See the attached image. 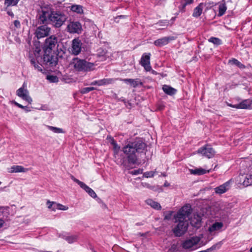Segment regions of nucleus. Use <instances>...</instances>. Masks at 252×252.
<instances>
[{
	"mask_svg": "<svg viewBox=\"0 0 252 252\" xmlns=\"http://www.w3.org/2000/svg\"><path fill=\"white\" fill-rule=\"evenodd\" d=\"M113 146L114 156L117 164L128 167V164H135L138 159V155L144 152L146 148V144L141 139H136L134 141L129 143L123 148V152L126 157H123L117 158V155L120 151V147L116 143Z\"/></svg>",
	"mask_w": 252,
	"mask_h": 252,
	"instance_id": "1",
	"label": "nucleus"
},
{
	"mask_svg": "<svg viewBox=\"0 0 252 252\" xmlns=\"http://www.w3.org/2000/svg\"><path fill=\"white\" fill-rule=\"evenodd\" d=\"M37 16L38 24H51L56 28H60L67 19L66 15L63 11L54 10L48 5L42 7Z\"/></svg>",
	"mask_w": 252,
	"mask_h": 252,
	"instance_id": "2",
	"label": "nucleus"
},
{
	"mask_svg": "<svg viewBox=\"0 0 252 252\" xmlns=\"http://www.w3.org/2000/svg\"><path fill=\"white\" fill-rule=\"evenodd\" d=\"M191 210L188 206L183 207L175 217V223L177 225L173 229L174 234L176 237L183 235L187 231L189 226V216Z\"/></svg>",
	"mask_w": 252,
	"mask_h": 252,
	"instance_id": "3",
	"label": "nucleus"
},
{
	"mask_svg": "<svg viewBox=\"0 0 252 252\" xmlns=\"http://www.w3.org/2000/svg\"><path fill=\"white\" fill-rule=\"evenodd\" d=\"M59 45L58 44L57 50L58 54L56 55H55V53H52V52H49L47 53H44L43 58L39 55L41 50L36 48L34 52L36 62L41 65H46L50 67L55 66L57 64L58 61L57 56L62 57L63 54H64V52L61 48L59 49Z\"/></svg>",
	"mask_w": 252,
	"mask_h": 252,
	"instance_id": "4",
	"label": "nucleus"
},
{
	"mask_svg": "<svg viewBox=\"0 0 252 252\" xmlns=\"http://www.w3.org/2000/svg\"><path fill=\"white\" fill-rule=\"evenodd\" d=\"M74 68L78 71L88 72L94 69V63L78 58L73 59Z\"/></svg>",
	"mask_w": 252,
	"mask_h": 252,
	"instance_id": "5",
	"label": "nucleus"
},
{
	"mask_svg": "<svg viewBox=\"0 0 252 252\" xmlns=\"http://www.w3.org/2000/svg\"><path fill=\"white\" fill-rule=\"evenodd\" d=\"M58 43V38L55 35H51L46 39L43 49L44 53L52 52Z\"/></svg>",
	"mask_w": 252,
	"mask_h": 252,
	"instance_id": "6",
	"label": "nucleus"
},
{
	"mask_svg": "<svg viewBox=\"0 0 252 252\" xmlns=\"http://www.w3.org/2000/svg\"><path fill=\"white\" fill-rule=\"evenodd\" d=\"M26 86V83H24L23 86L17 90L16 94L23 100L27 101L29 103L31 104L32 100L29 96L28 90L24 88Z\"/></svg>",
	"mask_w": 252,
	"mask_h": 252,
	"instance_id": "7",
	"label": "nucleus"
},
{
	"mask_svg": "<svg viewBox=\"0 0 252 252\" xmlns=\"http://www.w3.org/2000/svg\"><path fill=\"white\" fill-rule=\"evenodd\" d=\"M82 43L78 38H74L72 41L70 52L74 55H78L81 53Z\"/></svg>",
	"mask_w": 252,
	"mask_h": 252,
	"instance_id": "8",
	"label": "nucleus"
},
{
	"mask_svg": "<svg viewBox=\"0 0 252 252\" xmlns=\"http://www.w3.org/2000/svg\"><path fill=\"white\" fill-rule=\"evenodd\" d=\"M150 53H144L141 58L140 63L144 67L147 71H149L152 69L150 65Z\"/></svg>",
	"mask_w": 252,
	"mask_h": 252,
	"instance_id": "9",
	"label": "nucleus"
},
{
	"mask_svg": "<svg viewBox=\"0 0 252 252\" xmlns=\"http://www.w3.org/2000/svg\"><path fill=\"white\" fill-rule=\"evenodd\" d=\"M50 30V28L48 27L47 24L39 26L36 31V37L37 38H40L47 36L49 34Z\"/></svg>",
	"mask_w": 252,
	"mask_h": 252,
	"instance_id": "10",
	"label": "nucleus"
},
{
	"mask_svg": "<svg viewBox=\"0 0 252 252\" xmlns=\"http://www.w3.org/2000/svg\"><path fill=\"white\" fill-rule=\"evenodd\" d=\"M200 239L198 237H193L190 239L186 240L182 244L184 249H189L196 246L200 241Z\"/></svg>",
	"mask_w": 252,
	"mask_h": 252,
	"instance_id": "11",
	"label": "nucleus"
},
{
	"mask_svg": "<svg viewBox=\"0 0 252 252\" xmlns=\"http://www.w3.org/2000/svg\"><path fill=\"white\" fill-rule=\"evenodd\" d=\"M198 153L210 158L214 157L215 154V151L210 146H206L199 148L198 150Z\"/></svg>",
	"mask_w": 252,
	"mask_h": 252,
	"instance_id": "12",
	"label": "nucleus"
},
{
	"mask_svg": "<svg viewBox=\"0 0 252 252\" xmlns=\"http://www.w3.org/2000/svg\"><path fill=\"white\" fill-rule=\"evenodd\" d=\"M175 39L176 37L174 36L163 37L155 40L154 43L157 46L161 47L167 44L170 41L174 40Z\"/></svg>",
	"mask_w": 252,
	"mask_h": 252,
	"instance_id": "13",
	"label": "nucleus"
},
{
	"mask_svg": "<svg viewBox=\"0 0 252 252\" xmlns=\"http://www.w3.org/2000/svg\"><path fill=\"white\" fill-rule=\"evenodd\" d=\"M67 28L70 33H81L82 31V26L78 22H71L67 26Z\"/></svg>",
	"mask_w": 252,
	"mask_h": 252,
	"instance_id": "14",
	"label": "nucleus"
},
{
	"mask_svg": "<svg viewBox=\"0 0 252 252\" xmlns=\"http://www.w3.org/2000/svg\"><path fill=\"white\" fill-rule=\"evenodd\" d=\"M243 180V185L245 187L252 185V161L249 166V173L244 177Z\"/></svg>",
	"mask_w": 252,
	"mask_h": 252,
	"instance_id": "15",
	"label": "nucleus"
},
{
	"mask_svg": "<svg viewBox=\"0 0 252 252\" xmlns=\"http://www.w3.org/2000/svg\"><path fill=\"white\" fill-rule=\"evenodd\" d=\"M251 101L249 99H245L239 104L236 105H232L231 104H228V105L237 109H247L251 105Z\"/></svg>",
	"mask_w": 252,
	"mask_h": 252,
	"instance_id": "16",
	"label": "nucleus"
},
{
	"mask_svg": "<svg viewBox=\"0 0 252 252\" xmlns=\"http://www.w3.org/2000/svg\"><path fill=\"white\" fill-rule=\"evenodd\" d=\"M230 181H228L223 184L215 188V192L217 194H222L225 192L229 188Z\"/></svg>",
	"mask_w": 252,
	"mask_h": 252,
	"instance_id": "17",
	"label": "nucleus"
},
{
	"mask_svg": "<svg viewBox=\"0 0 252 252\" xmlns=\"http://www.w3.org/2000/svg\"><path fill=\"white\" fill-rule=\"evenodd\" d=\"M123 81L125 82L126 83H129L131 86H132L133 88H136L138 86L140 85L141 86H142L143 85V83L141 81V80L138 79L136 78L135 79H122Z\"/></svg>",
	"mask_w": 252,
	"mask_h": 252,
	"instance_id": "18",
	"label": "nucleus"
},
{
	"mask_svg": "<svg viewBox=\"0 0 252 252\" xmlns=\"http://www.w3.org/2000/svg\"><path fill=\"white\" fill-rule=\"evenodd\" d=\"M223 226L222 222H215L208 228V231L210 232H213L216 231L220 230Z\"/></svg>",
	"mask_w": 252,
	"mask_h": 252,
	"instance_id": "19",
	"label": "nucleus"
},
{
	"mask_svg": "<svg viewBox=\"0 0 252 252\" xmlns=\"http://www.w3.org/2000/svg\"><path fill=\"white\" fill-rule=\"evenodd\" d=\"M201 220V216L198 214L194 215L193 218H191L190 220V223L192 226L195 227H199L200 225Z\"/></svg>",
	"mask_w": 252,
	"mask_h": 252,
	"instance_id": "20",
	"label": "nucleus"
},
{
	"mask_svg": "<svg viewBox=\"0 0 252 252\" xmlns=\"http://www.w3.org/2000/svg\"><path fill=\"white\" fill-rule=\"evenodd\" d=\"M28 171L27 168H25L22 166L20 165H13L9 169V172L10 173H19V172H26Z\"/></svg>",
	"mask_w": 252,
	"mask_h": 252,
	"instance_id": "21",
	"label": "nucleus"
},
{
	"mask_svg": "<svg viewBox=\"0 0 252 252\" xmlns=\"http://www.w3.org/2000/svg\"><path fill=\"white\" fill-rule=\"evenodd\" d=\"M203 3H200L194 9L193 12L192 13L193 17L197 18L201 15L203 11Z\"/></svg>",
	"mask_w": 252,
	"mask_h": 252,
	"instance_id": "22",
	"label": "nucleus"
},
{
	"mask_svg": "<svg viewBox=\"0 0 252 252\" xmlns=\"http://www.w3.org/2000/svg\"><path fill=\"white\" fill-rule=\"evenodd\" d=\"M162 90L165 94L170 95H173L176 93V89L166 85L163 86Z\"/></svg>",
	"mask_w": 252,
	"mask_h": 252,
	"instance_id": "23",
	"label": "nucleus"
},
{
	"mask_svg": "<svg viewBox=\"0 0 252 252\" xmlns=\"http://www.w3.org/2000/svg\"><path fill=\"white\" fill-rule=\"evenodd\" d=\"M80 187L84 189L93 198H95L97 197L95 192L85 183H83Z\"/></svg>",
	"mask_w": 252,
	"mask_h": 252,
	"instance_id": "24",
	"label": "nucleus"
},
{
	"mask_svg": "<svg viewBox=\"0 0 252 252\" xmlns=\"http://www.w3.org/2000/svg\"><path fill=\"white\" fill-rule=\"evenodd\" d=\"M190 173L193 175H201L205 174L209 172V170H206L201 168L195 169H189Z\"/></svg>",
	"mask_w": 252,
	"mask_h": 252,
	"instance_id": "25",
	"label": "nucleus"
},
{
	"mask_svg": "<svg viewBox=\"0 0 252 252\" xmlns=\"http://www.w3.org/2000/svg\"><path fill=\"white\" fill-rule=\"evenodd\" d=\"M31 63L34 66V68L37 71L42 72V68L40 64L36 63V60L33 57L30 56Z\"/></svg>",
	"mask_w": 252,
	"mask_h": 252,
	"instance_id": "26",
	"label": "nucleus"
},
{
	"mask_svg": "<svg viewBox=\"0 0 252 252\" xmlns=\"http://www.w3.org/2000/svg\"><path fill=\"white\" fill-rule=\"evenodd\" d=\"M146 202L147 204L150 205L152 208L157 209V210H160L161 209V206L157 202H156L152 199H148L146 200Z\"/></svg>",
	"mask_w": 252,
	"mask_h": 252,
	"instance_id": "27",
	"label": "nucleus"
},
{
	"mask_svg": "<svg viewBox=\"0 0 252 252\" xmlns=\"http://www.w3.org/2000/svg\"><path fill=\"white\" fill-rule=\"evenodd\" d=\"M70 9L74 12L78 14H82L83 13V7L81 5L74 4L71 5Z\"/></svg>",
	"mask_w": 252,
	"mask_h": 252,
	"instance_id": "28",
	"label": "nucleus"
},
{
	"mask_svg": "<svg viewBox=\"0 0 252 252\" xmlns=\"http://www.w3.org/2000/svg\"><path fill=\"white\" fill-rule=\"evenodd\" d=\"M100 86L106 85L114 83V79L112 78H104L99 80Z\"/></svg>",
	"mask_w": 252,
	"mask_h": 252,
	"instance_id": "29",
	"label": "nucleus"
},
{
	"mask_svg": "<svg viewBox=\"0 0 252 252\" xmlns=\"http://www.w3.org/2000/svg\"><path fill=\"white\" fill-rule=\"evenodd\" d=\"M47 127L49 130L52 131L53 132L56 133H61L64 132L63 129L61 128H58L57 127L50 126H47Z\"/></svg>",
	"mask_w": 252,
	"mask_h": 252,
	"instance_id": "30",
	"label": "nucleus"
},
{
	"mask_svg": "<svg viewBox=\"0 0 252 252\" xmlns=\"http://www.w3.org/2000/svg\"><path fill=\"white\" fill-rule=\"evenodd\" d=\"M63 238L69 243H72L75 242L77 239V237L76 235L64 236Z\"/></svg>",
	"mask_w": 252,
	"mask_h": 252,
	"instance_id": "31",
	"label": "nucleus"
},
{
	"mask_svg": "<svg viewBox=\"0 0 252 252\" xmlns=\"http://www.w3.org/2000/svg\"><path fill=\"white\" fill-rule=\"evenodd\" d=\"M107 51L105 49H103L102 48H99L97 50V55L98 57H103L105 59V57L107 56Z\"/></svg>",
	"mask_w": 252,
	"mask_h": 252,
	"instance_id": "32",
	"label": "nucleus"
},
{
	"mask_svg": "<svg viewBox=\"0 0 252 252\" xmlns=\"http://www.w3.org/2000/svg\"><path fill=\"white\" fill-rule=\"evenodd\" d=\"M226 10V6L225 3L221 4L219 7V15H223Z\"/></svg>",
	"mask_w": 252,
	"mask_h": 252,
	"instance_id": "33",
	"label": "nucleus"
},
{
	"mask_svg": "<svg viewBox=\"0 0 252 252\" xmlns=\"http://www.w3.org/2000/svg\"><path fill=\"white\" fill-rule=\"evenodd\" d=\"M20 0H5L4 4L7 7H9L11 5H16L18 3Z\"/></svg>",
	"mask_w": 252,
	"mask_h": 252,
	"instance_id": "34",
	"label": "nucleus"
},
{
	"mask_svg": "<svg viewBox=\"0 0 252 252\" xmlns=\"http://www.w3.org/2000/svg\"><path fill=\"white\" fill-rule=\"evenodd\" d=\"M46 79L51 83H56L59 81L58 77L56 75H48Z\"/></svg>",
	"mask_w": 252,
	"mask_h": 252,
	"instance_id": "35",
	"label": "nucleus"
},
{
	"mask_svg": "<svg viewBox=\"0 0 252 252\" xmlns=\"http://www.w3.org/2000/svg\"><path fill=\"white\" fill-rule=\"evenodd\" d=\"M209 41L217 45H220L221 44V40L219 38L215 37H211L209 39Z\"/></svg>",
	"mask_w": 252,
	"mask_h": 252,
	"instance_id": "36",
	"label": "nucleus"
},
{
	"mask_svg": "<svg viewBox=\"0 0 252 252\" xmlns=\"http://www.w3.org/2000/svg\"><path fill=\"white\" fill-rule=\"evenodd\" d=\"M47 204L48 205V208L49 209H51L52 211H55L56 210V203L55 202H51L49 200L47 201Z\"/></svg>",
	"mask_w": 252,
	"mask_h": 252,
	"instance_id": "37",
	"label": "nucleus"
},
{
	"mask_svg": "<svg viewBox=\"0 0 252 252\" xmlns=\"http://www.w3.org/2000/svg\"><path fill=\"white\" fill-rule=\"evenodd\" d=\"M94 90V88L93 87L83 88L80 90V93L82 94H85L88 93L89 92Z\"/></svg>",
	"mask_w": 252,
	"mask_h": 252,
	"instance_id": "38",
	"label": "nucleus"
},
{
	"mask_svg": "<svg viewBox=\"0 0 252 252\" xmlns=\"http://www.w3.org/2000/svg\"><path fill=\"white\" fill-rule=\"evenodd\" d=\"M231 62L234 64L236 65L237 66H238L240 68H244L245 67V66L241 63L239 61H238L237 59H233Z\"/></svg>",
	"mask_w": 252,
	"mask_h": 252,
	"instance_id": "39",
	"label": "nucleus"
},
{
	"mask_svg": "<svg viewBox=\"0 0 252 252\" xmlns=\"http://www.w3.org/2000/svg\"><path fill=\"white\" fill-rule=\"evenodd\" d=\"M222 245L221 242H219L216 244L213 245L211 247L209 248L211 252L215 250L216 249H219L220 248L221 246Z\"/></svg>",
	"mask_w": 252,
	"mask_h": 252,
	"instance_id": "40",
	"label": "nucleus"
},
{
	"mask_svg": "<svg viewBox=\"0 0 252 252\" xmlns=\"http://www.w3.org/2000/svg\"><path fill=\"white\" fill-rule=\"evenodd\" d=\"M187 5L185 2H181V5L178 7L179 12H184Z\"/></svg>",
	"mask_w": 252,
	"mask_h": 252,
	"instance_id": "41",
	"label": "nucleus"
},
{
	"mask_svg": "<svg viewBox=\"0 0 252 252\" xmlns=\"http://www.w3.org/2000/svg\"><path fill=\"white\" fill-rule=\"evenodd\" d=\"M169 24V22L167 20H160L158 23H157L156 24L160 26H168Z\"/></svg>",
	"mask_w": 252,
	"mask_h": 252,
	"instance_id": "42",
	"label": "nucleus"
},
{
	"mask_svg": "<svg viewBox=\"0 0 252 252\" xmlns=\"http://www.w3.org/2000/svg\"><path fill=\"white\" fill-rule=\"evenodd\" d=\"M56 209L60 210H67L68 209V207L64 206L62 204L57 203L56 204Z\"/></svg>",
	"mask_w": 252,
	"mask_h": 252,
	"instance_id": "43",
	"label": "nucleus"
},
{
	"mask_svg": "<svg viewBox=\"0 0 252 252\" xmlns=\"http://www.w3.org/2000/svg\"><path fill=\"white\" fill-rule=\"evenodd\" d=\"M155 175V172L148 171L144 173L143 176L146 178L153 177Z\"/></svg>",
	"mask_w": 252,
	"mask_h": 252,
	"instance_id": "44",
	"label": "nucleus"
},
{
	"mask_svg": "<svg viewBox=\"0 0 252 252\" xmlns=\"http://www.w3.org/2000/svg\"><path fill=\"white\" fill-rule=\"evenodd\" d=\"M142 172H143V169L139 168V169H138L136 170H134L131 171L130 172V173L132 175H138V174L142 173Z\"/></svg>",
	"mask_w": 252,
	"mask_h": 252,
	"instance_id": "45",
	"label": "nucleus"
},
{
	"mask_svg": "<svg viewBox=\"0 0 252 252\" xmlns=\"http://www.w3.org/2000/svg\"><path fill=\"white\" fill-rule=\"evenodd\" d=\"M71 178L73 181L78 184L80 186V187H81L82 185H83V184L84 183L83 182L75 178L73 176H71Z\"/></svg>",
	"mask_w": 252,
	"mask_h": 252,
	"instance_id": "46",
	"label": "nucleus"
},
{
	"mask_svg": "<svg viewBox=\"0 0 252 252\" xmlns=\"http://www.w3.org/2000/svg\"><path fill=\"white\" fill-rule=\"evenodd\" d=\"M107 139L109 140V142L112 144L113 145L115 143H116V141L114 139L113 137H112L111 136H107Z\"/></svg>",
	"mask_w": 252,
	"mask_h": 252,
	"instance_id": "47",
	"label": "nucleus"
},
{
	"mask_svg": "<svg viewBox=\"0 0 252 252\" xmlns=\"http://www.w3.org/2000/svg\"><path fill=\"white\" fill-rule=\"evenodd\" d=\"M14 25L17 28H19L21 26L20 22L17 20L14 21Z\"/></svg>",
	"mask_w": 252,
	"mask_h": 252,
	"instance_id": "48",
	"label": "nucleus"
},
{
	"mask_svg": "<svg viewBox=\"0 0 252 252\" xmlns=\"http://www.w3.org/2000/svg\"><path fill=\"white\" fill-rule=\"evenodd\" d=\"M91 85H97L98 86H100L99 80H98V81H94L92 82Z\"/></svg>",
	"mask_w": 252,
	"mask_h": 252,
	"instance_id": "49",
	"label": "nucleus"
},
{
	"mask_svg": "<svg viewBox=\"0 0 252 252\" xmlns=\"http://www.w3.org/2000/svg\"><path fill=\"white\" fill-rule=\"evenodd\" d=\"M186 1L185 2L187 5L191 4L193 2L194 0H185Z\"/></svg>",
	"mask_w": 252,
	"mask_h": 252,
	"instance_id": "50",
	"label": "nucleus"
},
{
	"mask_svg": "<svg viewBox=\"0 0 252 252\" xmlns=\"http://www.w3.org/2000/svg\"><path fill=\"white\" fill-rule=\"evenodd\" d=\"M4 223V221L3 219L0 218V228L3 226V224Z\"/></svg>",
	"mask_w": 252,
	"mask_h": 252,
	"instance_id": "51",
	"label": "nucleus"
},
{
	"mask_svg": "<svg viewBox=\"0 0 252 252\" xmlns=\"http://www.w3.org/2000/svg\"><path fill=\"white\" fill-rule=\"evenodd\" d=\"M7 13L8 14V15H9L12 17H13L14 16L13 13L11 11H7Z\"/></svg>",
	"mask_w": 252,
	"mask_h": 252,
	"instance_id": "52",
	"label": "nucleus"
},
{
	"mask_svg": "<svg viewBox=\"0 0 252 252\" xmlns=\"http://www.w3.org/2000/svg\"><path fill=\"white\" fill-rule=\"evenodd\" d=\"M26 112H30L31 111L29 107H28V106H24V108H23Z\"/></svg>",
	"mask_w": 252,
	"mask_h": 252,
	"instance_id": "53",
	"label": "nucleus"
},
{
	"mask_svg": "<svg viewBox=\"0 0 252 252\" xmlns=\"http://www.w3.org/2000/svg\"><path fill=\"white\" fill-rule=\"evenodd\" d=\"M12 103L13 104H14L15 105H16V106H17V107H18L19 104V103H18V102H17L16 101H14V100H13V101H12Z\"/></svg>",
	"mask_w": 252,
	"mask_h": 252,
	"instance_id": "54",
	"label": "nucleus"
},
{
	"mask_svg": "<svg viewBox=\"0 0 252 252\" xmlns=\"http://www.w3.org/2000/svg\"><path fill=\"white\" fill-rule=\"evenodd\" d=\"M126 17V16H125V15H119V16H118L117 17H116L115 19H116L118 18H124Z\"/></svg>",
	"mask_w": 252,
	"mask_h": 252,
	"instance_id": "55",
	"label": "nucleus"
},
{
	"mask_svg": "<svg viewBox=\"0 0 252 252\" xmlns=\"http://www.w3.org/2000/svg\"><path fill=\"white\" fill-rule=\"evenodd\" d=\"M143 224L141 222H137L135 224V225L137 226L142 225Z\"/></svg>",
	"mask_w": 252,
	"mask_h": 252,
	"instance_id": "56",
	"label": "nucleus"
},
{
	"mask_svg": "<svg viewBox=\"0 0 252 252\" xmlns=\"http://www.w3.org/2000/svg\"><path fill=\"white\" fill-rule=\"evenodd\" d=\"M203 252H211V251L210 250L209 248V249H207V250H204V251H202Z\"/></svg>",
	"mask_w": 252,
	"mask_h": 252,
	"instance_id": "57",
	"label": "nucleus"
},
{
	"mask_svg": "<svg viewBox=\"0 0 252 252\" xmlns=\"http://www.w3.org/2000/svg\"><path fill=\"white\" fill-rule=\"evenodd\" d=\"M164 186L165 187H168V186H169V183H168L167 182H166L164 183Z\"/></svg>",
	"mask_w": 252,
	"mask_h": 252,
	"instance_id": "58",
	"label": "nucleus"
},
{
	"mask_svg": "<svg viewBox=\"0 0 252 252\" xmlns=\"http://www.w3.org/2000/svg\"><path fill=\"white\" fill-rule=\"evenodd\" d=\"M151 70H152V73L153 74H155L156 75L157 74V72L154 70H152L151 69Z\"/></svg>",
	"mask_w": 252,
	"mask_h": 252,
	"instance_id": "59",
	"label": "nucleus"
},
{
	"mask_svg": "<svg viewBox=\"0 0 252 252\" xmlns=\"http://www.w3.org/2000/svg\"><path fill=\"white\" fill-rule=\"evenodd\" d=\"M18 107L23 109V108H24V106H23L22 105L19 104V106H18Z\"/></svg>",
	"mask_w": 252,
	"mask_h": 252,
	"instance_id": "60",
	"label": "nucleus"
},
{
	"mask_svg": "<svg viewBox=\"0 0 252 252\" xmlns=\"http://www.w3.org/2000/svg\"><path fill=\"white\" fill-rule=\"evenodd\" d=\"M139 235L141 236H145L146 235V234L145 233H139Z\"/></svg>",
	"mask_w": 252,
	"mask_h": 252,
	"instance_id": "61",
	"label": "nucleus"
},
{
	"mask_svg": "<svg viewBox=\"0 0 252 252\" xmlns=\"http://www.w3.org/2000/svg\"><path fill=\"white\" fill-rule=\"evenodd\" d=\"M175 19V17H172V19H171V20L174 21Z\"/></svg>",
	"mask_w": 252,
	"mask_h": 252,
	"instance_id": "62",
	"label": "nucleus"
},
{
	"mask_svg": "<svg viewBox=\"0 0 252 252\" xmlns=\"http://www.w3.org/2000/svg\"><path fill=\"white\" fill-rule=\"evenodd\" d=\"M250 252H252V247L250 249Z\"/></svg>",
	"mask_w": 252,
	"mask_h": 252,
	"instance_id": "63",
	"label": "nucleus"
},
{
	"mask_svg": "<svg viewBox=\"0 0 252 252\" xmlns=\"http://www.w3.org/2000/svg\"><path fill=\"white\" fill-rule=\"evenodd\" d=\"M165 219H168L167 216H165Z\"/></svg>",
	"mask_w": 252,
	"mask_h": 252,
	"instance_id": "64",
	"label": "nucleus"
}]
</instances>
